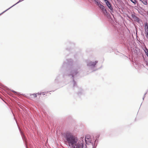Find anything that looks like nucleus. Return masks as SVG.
<instances>
[{"mask_svg":"<svg viewBox=\"0 0 148 148\" xmlns=\"http://www.w3.org/2000/svg\"><path fill=\"white\" fill-rule=\"evenodd\" d=\"M82 71V70L79 65L74 64L73 66L67 69L63 75L64 77L67 76L73 80L71 83L73 84V89L79 96L83 93V90L81 88H79L77 86L75 79L79 75Z\"/></svg>","mask_w":148,"mask_h":148,"instance_id":"obj_1","label":"nucleus"},{"mask_svg":"<svg viewBox=\"0 0 148 148\" xmlns=\"http://www.w3.org/2000/svg\"><path fill=\"white\" fill-rule=\"evenodd\" d=\"M65 142L71 148L75 145L78 141L77 137L69 132H66L63 134Z\"/></svg>","mask_w":148,"mask_h":148,"instance_id":"obj_2","label":"nucleus"},{"mask_svg":"<svg viewBox=\"0 0 148 148\" xmlns=\"http://www.w3.org/2000/svg\"><path fill=\"white\" fill-rule=\"evenodd\" d=\"M95 4L101 10L104 16L108 18L110 17V13L108 12L106 9L105 8L104 6L101 4L98 0H94Z\"/></svg>","mask_w":148,"mask_h":148,"instance_id":"obj_3","label":"nucleus"},{"mask_svg":"<svg viewBox=\"0 0 148 148\" xmlns=\"http://www.w3.org/2000/svg\"><path fill=\"white\" fill-rule=\"evenodd\" d=\"M98 61L96 60L95 61H88L87 62V66L88 69L91 70L92 72L97 71L98 69H96V65Z\"/></svg>","mask_w":148,"mask_h":148,"instance_id":"obj_4","label":"nucleus"},{"mask_svg":"<svg viewBox=\"0 0 148 148\" xmlns=\"http://www.w3.org/2000/svg\"><path fill=\"white\" fill-rule=\"evenodd\" d=\"M66 62L64 61L61 67V69H64L65 68L72 66L73 65V61L71 59H68L66 60Z\"/></svg>","mask_w":148,"mask_h":148,"instance_id":"obj_5","label":"nucleus"},{"mask_svg":"<svg viewBox=\"0 0 148 148\" xmlns=\"http://www.w3.org/2000/svg\"><path fill=\"white\" fill-rule=\"evenodd\" d=\"M71 148H85V147L83 142H79L77 141V143L73 146Z\"/></svg>","mask_w":148,"mask_h":148,"instance_id":"obj_6","label":"nucleus"},{"mask_svg":"<svg viewBox=\"0 0 148 148\" xmlns=\"http://www.w3.org/2000/svg\"><path fill=\"white\" fill-rule=\"evenodd\" d=\"M106 3L107 6L108 7V8L110 9L111 11L110 13L112 14V13L113 12V9L112 7V5L109 1H108L106 2Z\"/></svg>","mask_w":148,"mask_h":148,"instance_id":"obj_7","label":"nucleus"},{"mask_svg":"<svg viewBox=\"0 0 148 148\" xmlns=\"http://www.w3.org/2000/svg\"><path fill=\"white\" fill-rule=\"evenodd\" d=\"M144 29L145 36L148 39V24L147 23L145 24Z\"/></svg>","mask_w":148,"mask_h":148,"instance_id":"obj_8","label":"nucleus"},{"mask_svg":"<svg viewBox=\"0 0 148 148\" xmlns=\"http://www.w3.org/2000/svg\"><path fill=\"white\" fill-rule=\"evenodd\" d=\"M85 141L86 142H90L92 144H93V143H92L91 140L90 138V136H86L85 137Z\"/></svg>","mask_w":148,"mask_h":148,"instance_id":"obj_9","label":"nucleus"},{"mask_svg":"<svg viewBox=\"0 0 148 148\" xmlns=\"http://www.w3.org/2000/svg\"><path fill=\"white\" fill-rule=\"evenodd\" d=\"M100 134H97L95 136V141L94 143H95V145L97 144L99 140V138L100 136Z\"/></svg>","mask_w":148,"mask_h":148,"instance_id":"obj_10","label":"nucleus"},{"mask_svg":"<svg viewBox=\"0 0 148 148\" xmlns=\"http://www.w3.org/2000/svg\"><path fill=\"white\" fill-rule=\"evenodd\" d=\"M134 19L135 21H136L139 24H140L142 22L141 20L136 16Z\"/></svg>","mask_w":148,"mask_h":148,"instance_id":"obj_11","label":"nucleus"},{"mask_svg":"<svg viewBox=\"0 0 148 148\" xmlns=\"http://www.w3.org/2000/svg\"><path fill=\"white\" fill-rule=\"evenodd\" d=\"M65 45L67 46H71V47H73L75 45V44L73 42H66L65 44Z\"/></svg>","mask_w":148,"mask_h":148,"instance_id":"obj_12","label":"nucleus"},{"mask_svg":"<svg viewBox=\"0 0 148 148\" xmlns=\"http://www.w3.org/2000/svg\"><path fill=\"white\" fill-rule=\"evenodd\" d=\"M60 79V75H58V76L56 77V78H55V80H54V82L56 83H58L59 80Z\"/></svg>","mask_w":148,"mask_h":148,"instance_id":"obj_13","label":"nucleus"},{"mask_svg":"<svg viewBox=\"0 0 148 148\" xmlns=\"http://www.w3.org/2000/svg\"><path fill=\"white\" fill-rule=\"evenodd\" d=\"M19 130L23 139V140H24L25 138V136L24 135V134L23 133V132L21 131L20 128H19Z\"/></svg>","mask_w":148,"mask_h":148,"instance_id":"obj_14","label":"nucleus"},{"mask_svg":"<svg viewBox=\"0 0 148 148\" xmlns=\"http://www.w3.org/2000/svg\"><path fill=\"white\" fill-rule=\"evenodd\" d=\"M144 50L147 57H148V49L147 47H145V48L144 49Z\"/></svg>","mask_w":148,"mask_h":148,"instance_id":"obj_15","label":"nucleus"},{"mask_svg":"<svg viewBox=\"0 0 148 148\" xmlns=\"http://www.w3.org/2000/svg\"><path fill=\"white\" fill-rule=\"evenodd\" d=\"M23 0H19L18 2L16 3V4H14V5H13L12 6H11V7H10V8H8V9H7L6 10V11H7L8 10H9V9H10V8H12V7L13 6H14L15 5H16V4L20 2H21V1H23Z\"/></svg>","mask_w":148,"mask_h":148,"instance_id":"obj_16","label":"nucleus"},{"mask_svg":"<svg viewBox=\"0 0 148 148\" xmlns=\"http://www.w3.org/2000/svg\"><path fill=\"white\" fill-rule=\"evenodd\" d=\"M141 2L145 5H147V0H142Z\"/></svg>","mask_w":148,"mask_h":148,"instance_id":"obj_17","label":"nucleus"},{"mask_svg":"<svg viewBox=\"0 0 148 148\" xmlns=\"http://www.w3.org/2000/svg\"><path fill=\"white\" fill-rule=\"evenodd\" d=\"M11 91H12V92H13L15 94H17V95H21V94H20L18 92H16L14 90H11Z\"/></svg>","mask_w":148,"mask_h":148,"instance_id":"obj_18","label":"nucleus"},{"mask_svg":"<svg viewBox=\"0 0 148 148\" xmlns=\"http://www.w3.org/2000/svg\"><path fill=\"white\" fill-rule=\"evenodd\" d=\"M92 148H96L97 146V144L95 145V143H92Z\"/></svg>","mask_w":148,"mask_h":148,"instance_id":"obj_19","label":"nucleus"},{"mask_svg":"<svg viewBox=\"0 0 148 148\" xmlns=\"http://www.w3.org/2000/svg\"><path fill=\"white\" fill-rule=\"evenodd\" d=\"M33 95L34 96V97H37V95L36 93H34L32 94H30V96Z\"/></svg>","mask_w":148,"mask_h":148,"instance_id":"obj_20","label":"nucleus"},{"mask_svg":"<svg viewBox=\"0 0 148 148\" xmlns=\"http://www.w3.org/2000/svg\"><path fill=\"white\" fill-rule=\"evenodd\" d=\"M131 16L134 19L135 17H136V16L134 14H132L131 15Z\"/></svg>","mask_w":148,"mask_h":148,"instance_id":"obj_21","label":"nucleus"},{"mask_svg":"<svg viewBox=\"0 0 148 148\" xmlns=\"http://www.w3.org/2000/svg\"><path fill=\"white\" fill-rule=\"evenodd\" d=\"M70 47L69 48L67 47V48H66V50L67 51H69L70 50Z\"/></svg>","mask_w":148,"mask_h":148,"instance_id":"obj_22","label":"nucleus"},{"mask_svg":"<svg viewBox=\"0 0 148 148\" xmlns=\"http://www.w3.org/2000/svg\"><path fill=\"white\" fill-rule=\"evenodd\" d=\"M44 92H40V93H39V92H38L37 93H36V94L37 95H41L42 93H43Z\"/></svg>","mask_w":148,"mask_h":148,"instance_id":"obj_23","label":"nucleus"},{"mask_svg":"<svg viewBox=\"0 0 148 148\" xmlns=\"http://www.w3.org/2000/svg\"><path fill=\"white\" fill-rule=\"evenodd\" d=\"M6 11V10H5V11H3V12L2 13H1V14H0V15H1V14H2L3 13H4L6 11Z\"/></svg>","mask_w":148,"mask_h":148,"instance_id":"obj_24","label":"nucleus"},{"mask_svg":"<svg viewBox=\"0 0 148 148\" xmlns=\"http://www.w3.org/2000/svg\"><path fill=\"white\" fill-rule=\"evenodd\" d=\"M6 11V10H5V11H3V12L2 13H1V14H0V15H1V14H2L3 13H4L6 11Z\"/></svg>","mask_w":148,"mask_h":148,"instance_id":"obj_25","label":"nucleus"},{"mask_svg":"<svg viewBox=\"0 0 148 148\" xmlns=\"http://www.w3.org/2000/svg\"><path fill=\"white\" fill-rule=\"evenodd\" d=\"M147 93V92L145 93V94H144V97H143V99L144 100V98H145V95Z\"/></svg>","mask_w":148,"mask_h":148,"instance_id":"obj_26","label":"nucleus"},{"mask_svg":"<svg viewBox=\"0 0 148 148\" xmlns=\"http://www.w3.org/2000/svg\"><path fill=\"white\" fill-rule=\"evenodd\" d=\"M106 3V2L107 1H108V0H103Z\"/></svg>","mask_w":148,"mask_h":148,"instance_id":"obj_27","label":"nucleus"},{"mask_svg":"<svg viewBox=\"0 0 148 148\" xmlns=\"http://www.w3.org/2000/svg\"><path fill=\"white\" fill-rule=\"evenodd\" d=\"M146 64L147 65V66H148V63L147 62Z\"/></svg>","mask_w":148,"mask_h":148,"instance_id":"obj_28","label":"nucleus"},{"mask_svg":"<svg viewBox=\"0 0 148 148\" xmlns=\"http://www.w3.org/2000/svg\"><path fill=\"white\" fill-rule=\"evenodd\" d=\"M45 95V94H43V95Z\"/></svg>","mask_w":148,"mask_h":148,"instance_id":"obj_29","label":"nucleus"},{"mask_svg":"<svg viewBox=\"0 0 148 148\" xmlns=\"http://www.w3.org/2000/svg\"><path fill=\"white\" fill-rule=\"evenodd\" d=\"M140 1H142V0H140Z\"/></svg>","mask_w":148,"mask_h":148,"instance_id":"obj_30","label":"nucleus"},{"mask_svg":"<svg viewBox=\"0 0 148 148\" xmlns=\"http://www.w3.org/2000/svg\"><path fill=\"white\" fill-rule=\"evenodd\" d=\"M26 148H27V147Z\"/></svg>","mask_w":148,"mask_h":148,"instance_id":"obj_31","label":"nucleus"}]
</instances>
